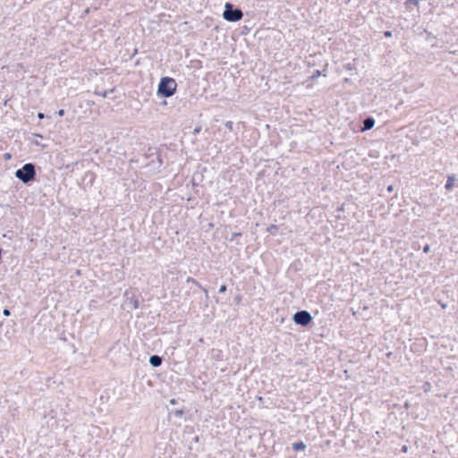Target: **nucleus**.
<instances>
[{"label": "nucleus", "mask_w": 458, "mask_h": 458, "mask_svg": "<svg viewBox=\"0 0 458 458\" xmlns=\"http://www.w3.org/2000/svg\"><path fill=\"white\" fill-rule=\"evenodd\" d=\"M139 295H140L139 290L131 287L124 291L123 297L125 299V302L131 305V309L137 310L140 308Z\"/></svg>", "instance_id": "nucleus-7"}, {"label": "nucleus", "mask_w": 458, "mask_h": 458, "mask_svg": "<svg viewBox=\"0 0 458 458\" xmlns=\"http://www.w3.org/2000/svg\"><path fill=\"white\" fill-rule=\"evenodd\" d=\"M37 164L26 163L14 172V176L23 184L30 186L37 181Z\"/></svg>", "instance_id": "nucleus-2"}, {"label": "nucleus", "mask_w": 458, "mask_h": 458, "mask_svg": "<svg viewBox=\"0 0 458 458\" xmlns=\"http://www.w3.org/2000/svg\"><path fill=\"white\" fill-rule=\"evenodd\" d=\"M199 289L204 292L206 299L208 300L209 296H208V289L206 287H204L203 285H202V288H199Z\"/></svg>", "instance_id": "nucleus-43"}, {"label": "nucleus", "mask_w": 458, "mask_h": 458, "mask_svg": "<svg viewBox=\"0 0 458 458\" xmlns=\"http://www.w3.org/2000/svg\"><path fill=\"white\" fill-rule=\"evenodd\" d=\"M345 84H348V85H351V86L354 85L353 81L352 80V78H344L343 85L344 86Z\"/></svg>", "instance_id": "nucleus-34"}, {"label": "nucleus", "mask_w": 458, "mask_h": 458, "mask_svg": "<svg viewBox=\"0 0 458 458\" xmlns=\"http://www.w3.org/2000/svg\"><path fill=\"white\" fill-rule=\"evenodd\" d=\"M386 191H387L388 193H392V192H394V185H393V184L388 185V186L386 187Z\"/></svg>", "instance_id": "nucleus-39"}, {"label": "nucleus", "mask_w": 458, "mask_h": 458, "mask_svg": "<svg viewBox=\"0 0 458 458\" xmlns=\"http://www.w3.org/2000/svg\"><path fill=\"white\" fill-rule=\"evenodd\" d=\"M114 90H115V88L114 87L111 89H109L108 91H109V93H113V92H114Z\"/></svg>", "instance_id": "nucleus-53"}, {"label": "nucleus", "mask_w": 458, "mask_h": 458, "mask_svg": "<svg viewBox=\"0 0 458 458\" xmlns=\"http://www.w3.org/2000/svg\"><path fill=\"white\" fill-rule=\"evenodd\" d=\"M96 174L92 171H88L85 173L84 176H83V182H86V183L89 186H92L95 180H96Z\"/></svg>", "instance_id": "nucleus-16"}, {"label": "nucleus", "mask_w": 458, "mask_h": 458, "mask_svg": "<svg viewBox=\"0 0 458 458\" xmlns=\"http://www.w3.org/2000/svg\"><path fill=\"white\" fill-rule=\"evenodd\" d=\"M203 177L202 174H194L191 179L193 187L199 186V182L203 181Z\"/></svg>", "instance_id": "nucleus-22"}, {"label": "nucleus", "mask_w": 458, "mask_h": 458, "mask_svg": "<svg viewBox=\"0 0 458 458\" xmlns=\"http://www.w3.org/2000/svg\"><path fill=\"white\" fill-rule=\"evenodd\" d=\"M94 94L98 95V96H101L102 98H107L108 97V94H109V91H106V90H98V89L95 90Z\"/></svg>", "instance_id": "nucleus-27"}, {"label": "nucleus", "mask_w": 458, "mask_h": 458, "mask_svg": "<svg viewBox=\"0 0 458 458\" xmlns=\"http://www.w3.org/2000/svg\"><path fill=\"white\" fill-rule=\"evenodd\" d=\"M430 245L428 243H426L423 248H422V251L426 254L429 253L430 252Z\"/></svg>", "instance_id": "nucleus-36"}, {"label": "nucleus", "mask_w": 458, "mask_h": 458, "mask_svg": "<svg viewBox=\"0 0 458 458\" xmlns=\"http://www.w3.org/2000/svg\"><path fill=\"white\" fill-rule=\"evenodd\" d=\"M436 301L443 310H445L447 308V306H448L447 301H445L441 298H436Z\"/></svg>", "instance_id": "nucleus-26"}, {"label": "nucleus", "mask_w": 458, "mask_h": 458, "mask_svg": "<svg viewBox=\"0 0 458 458\" xmlns=\"http://www.w3.org/2000/svg\"><path fill=\"white\" fill-rule=\"evenodd\" d=\"M283 458H305V455H298L295 453H292V450L285 447L284 449V457Z\"/></svg>", "instance_id": "nucleus-20"}, {"label": "nucleus", "mask_w": 458, "mask_h": 458, "mask_svg": "<svg viewBox=\"0 0 458 458\" xmlns=\"http://www.w3.org/2000/svg\"><path fill=\"white\" fill-rule=\"evenodd\" d=\"M383 34L385 38H391L393 36L392 30H385Z\"/></svg>", "instance_id": "nucleus-38"}, {"label": "nucleus", "mask_w": 458, "mask_h": 458, "mask_svg": "<svg viewBox=\"0 0 458 458\" xmlns=\"http://www.w3.org/2000/svg\"><path fill=\"white\" fill-rule=\"evenodd\" d=\"M34 144L39 146V143L38 141H35Z\"/></svg>", "instance_id": "nucleus-57"}, {"label": "nucleus", "mask_w": 458, "mask_h": 458, "mask_svg": "<svg viewBox=\"0 0 458 458\" xmlns=\"http://www.w3.org/2000/svg\"><path fill=\"white\" fill-rule=\"evenodd\" d=\"M202 130V126L200 124H196V126L192 130V134L197 135L199 134Z\"/></svg>", "instance_id": "nucleus-31"}, {"label": "nucleus", "mask_w": 458, "mask_h": 458, "mask_svg": "<svg viewBox=\"0 0 458 458\" xmlns=\"http://www.w3.org/2000/svg\"><path fill=\"white\" fill-rule=\"evenodd\" d=\"M3 314L5 317H9L11 315V310L7 307H5L3 310Z\"/></svg>", "instance_id": "nucleus-37"}, {"label": "nucleus", "mask_w": 458, "mask_h": 458, "mask_svg": "<svg viewBox=\"0 0 458 458\" xmlns=\"http://www.w3.org/2000/svg\"><path fill=\"white\" fill-rule=\"evenodd\" d=\"M259 31H260V30H258L255 32V35H254V36L256 37V36L259 33Z\"/></svg>", "instance_id": "nucleus-56"}, {"label": "nucleus", "mask_w": 458, "mask_h": 458, "mask_svg": "<svg viewBox=\"0 0 458 458\" xmlns=\"http://www.w3.org/2000/svg\"><path fill=\"white\" fill-rule=\"evenodd\" d=\"M321 58H322L321 54H318V55L316 54L314 55H310V59L307 60L308 66L309 67L316 66V65L322 66L323 64H321V62H322Z\"/></svg>", "instance_id": "nucleus-13"}, {"label": "nucleus", "mask_w": 458, "mask_h": 458, "mask_svg": "<svg viewBox=\"0 0 458 458\" xmlns=\"http://www.w3.org/2000/svg\"><path fill=\"white\" fill-rule=\"evenodd\" d=\"M254 133H255V134H259V131H253V134H254Z\"/></svg>", "instance_id": "nucleus-58"}, {"label": "nucleus", "mask_w": 458, "mask_h": 458, "mask_svg": "<svg viewBox=\"0 0 458 458\" xmlns=\"http://www.w3.org/2000/svg\"><path fill=\"white\" fill-rule=\"evenodd\" d=\"M149 151L150 153L147 155V158L150 159L148 165H152L155 168L159 169L164 165L162 149L154 148V151H151V148H149Z\"/></svg>", "instance_id": "nucleus-8"}, {"label": "nucleus", "mask_w": 458, "mask_h": 458, "mask_svg": "<svg viewBox=\"0 0 458 458\" xmlns=\"http://www.w3.org/2000/svg\"><path fill=\"white\" fill-rule=\"evenodd\" d=\"M178 89L176 80L170 76H162L157 83L156 96L158 98H169L175 95Z\"/></svg>", "instance_id": "nucleus-1"}, {"label": "nucleus", "mask_w": 458, "mask_h": 458, "mask_svg": "<svg viewBox=\"0 0 458 458\" xmlns=\"http://www.w3.org/2000/svg\"><path fill=\"white\" fill-rule=\"evenodd\" d=\"M225 128L229 131H233V126H234V123L233 121H226L225 123Z\"/></svg>", "instance_id": "nucleus-30"}, {"label": "nucleus", "mask_w": 458, "mask_h": 458, "mask_svg": "<svg viewBox=\"0 0 458 458\" xmlns=\"http://www.w3.org/2000/svg\"><path fill=\"white\" fill-rule=\"evenodd\" d=\"M327 67H328L327 61H324L322 69L321 70H318V69L314 70L312 72V74L307 78L306 82L312 83L316 79H318L320 76L327 77Z\"/></svg>", "instance_id": "nucleus-10"}, {"label": "nucleus", "mask_w": 458, "mask_h": 458, "mask_svg": "<svg viewBox=\"0 0 458 458\" xmlns=\"http://www.w3.org/2000/svg\"><path fill=\"white\" fill-rule=\"evenodd\" d=\"M137 52H138V49H137V48H135V49H134V51H133V54H132L131 57H132L134 55H136V54H137Z\"/></svg>", "instance_id": "nucleus-54"}, {"label": "nucleus", "mask_w": 458, "mask_h": 458, "mask_svg": "<svg viewBox=\"0 0 458 458\" xmlns=\"http://www.w3.org/2000/svg\"><path fill=\"white\" fill-rule=\"evenodd\" d=\"M426 346H427L426 338H421V339H419L416 342L412 343L410 345V351L412 352L413 353L420 355L426 350Z\"/></svg>", "instance_id": "nucleus-11"}, {"label": "nucleus", "mask_w": 458, "mask_h": 458, "mask_svg": "<svg viewBox=\"0 0 458 458\" xmlns=\"http://www.w3.org/2000/svg\"><path fill=\"white\" fill-rule=\"evenodd\" d=\"M221 352H222L221 351H218V353H217V355H216V359H217V360H220V359H221V358H220V354H221Z\"/></svg>", "instance_id": "nucleus-52"}, {"label": "nucleus", "mask_w": 458, "mask_h": 458, "mask_svg": "<svg viewBox=\"0 0 458 458\" xmlns=\"http://www.w3.org/2000/svg\"><path fill=\"white\" fill-rule=\"evenodd\" d=\"M408 450H409V446L406 445H402V447L400 449V452L403 453V454H406L408 452Z\"/></svg>", "instance_id": "nucleus-40"}, {"label": "nucleus", "mask_w": 458, "mask_h": 458, "mask_svg": "<svg viewBox=\"0 0 458 458\" xmlns=\"http://www.w3.org/2000/svg\"><path fill=\"white\" fill-rule=\"evenodd\" d=\"M337 212H344V204H342L336 208Z\"/></svg>", "instance_id": "nucleus-47"}, {"label": "nucleus", "mask_w": 458, "mask_h": 458, "mask_svg": "<svg viewBox=\"0 0 458 458\" xmlns=\"http://www.w3.org/2000/svg\"><path fill=\"white\" fill-rule=\"evenodd\" d=\"M278 230V225L275 224H271L266 228V232L269 233L272 235H275Z\"/></svg>", "instance_id": "nucleus-23"}, {"label": "nucleus", "mask_w": 458, "mask_h": 458, "mask_svg": "<svg viewBox=\"0 0 458 458\" xmlns=\"http://www.w3.org/2000/svg\"><path fill=\"white\" fill-rule=\"evenodd\" d=\"M411 404L410 403L409 401H406L403 404V407L406 409V410H409L411 408Z\"/></svg>", "instance_id": "nucleus-48"}, {"label": "nucleus", "mask_w": 458, "mask_h": 458, "mask_svg": "<svg viewBox=\"0 0 458 458\" xmlns=\"http://www.w3.org/2000/svg\"><path fill=\"white\" fill-rule=\"evenodd\" d=\"M233 301H234V303L237 305V306H240L242 304V295L238 293L236 294L234 297H233Z\"/></svg>", "instance_id": "nucleus-29"}, {"label": "nucleus", "mask_w": 458, "mask_h": 458, "mask_svg": "<svg viewBox=\"0 0 458 458\" xmlns=\"http://www.w3.org/2000/svg\"><path fill=\"white\" fill-rule=\"evenodd\" d=\"M289 269L290 270H293L294 272H298V271H301L302 269V262L300 259H294L290 267H289Z\"/></svg>", "instance_id": "nucleus-18"}, {"label": "nucleus", "mask_w": 458, "mask_h": 458, "mask_svg": "<svg viewBox=\"0 0 458 458\" xmlns=\"http://www.w3.org/2000/svg\"><path fill=\"white\" fill-rule=\"evenodd\" d=\"M250 28L245 25V26L242 27L241 34L247 35L250 32Z\"/></svg>", "instance_id": "nucleus-33"}, {"label": "nucleus", "mask_w": 458, "mask_h": 458, "mask_svg": "<svg viewBox=\"0 0 458 458\" xmlns=\"http://www.w3.org/2000/svg\"><path fill=\"white\" fill-rule=\"evenodd\" d=\"M4 157L5 160H9L12 157V155L10 153H4Z\"/></svg>", "instance_id": "nucleus-49"}, {"label": "nucleus", "mask_w": 458, "mask_h": 458, "mask_svg": "<svg viewBox=\"0 0 458 458\" xmlns=\"http://www.w3.org/2000/svg\"><path fill=\"white\" fill-rule=\"evenodd\" d=\"M199 436H197V435L193 436V437H191V445L189 446V449H190V450H192V449H193L192 445H193L194 443H195V444H197V443H199Z\"/></svg>", "instance_id": "nucleus-28"}, {"label": "nucleus", "mask_w": 458, "mask_h": 458, "mask_svg": "<svg viewBox=\"0 0 458 458\" xmlns=\"http://www.w3.org/2000/svg\"><path fill=\"white\" fill-rule=\"evenodd\" d=\"M431 388V385L429 382H425L422 386V389L424 392H428Z\"/></svg>", "instance_id": "nucleus-32"}, {"label": "nucleus", "mask_w": 458, "mask_h": 458, "mask_svg": "<svg viewBox=\"0 0 458 458\" xmlns=\"http://www.w3.org/2000/svg\"><path fill=\"white\" fill-rule=\"evenodd\" d=\"M36 136H37L38 138H43V136H42L41 134H39V133H38V134H36Z\"/></svg>", "instance_id": "nucleus-55"}, {"label": "nucleus", "mask_w": 458, "mask_h": 458, "mask_svg": "<svg viewBox=\"0 0 458 458\" xmlns=\"http://www.w3.org/2000/svg\"><path fill=\"white\" fill-rule=\"evenodd\" d=\"M186 283L187 284H192L196 285L198 288H202V284L198 280H196L193 277L189 276L186 279Z\"/></svg>", "instance_id": "nucleus-25"}, {"label": "nucleus", "mask_w": 458, "mask_h": 458, "mask_svg": "<svg viewBox=\"0 0 458 458\" xmlns=\"http://www.w3.org/2000/svg\"><path fill=\"white\" fill-rule=\"evenodd\" d=\"M420 0H406L404 3L407 11H411L413 7H419Z\"/></svg>", "instance_id": "nucleus-21"}, {"label": "nucleus", "mask_w": 458, "mask_h": 458, "mask_svg": "<svg viewBox=\"0 0 458 458\" xmlns=\"http://www.w3.org/2000/svg\"><path fill=\"white\" fill-rule=\"evenodd\" d=\"M286 447L292 450V453H295L298 455H305V457L307 456L305 451L308 446L305 442L301 439L293 441L290 445H287Z\"/></svg>", "instance_id": "nucleus-9"}, {"label": "nucleus", "mask_w": 458, "mask_h": 458, "mask_svg": "<svg viewBox=\"0 0 458 458\" xmlns=\"http://www.w3.org/2000/svg\"><path fill=\"white\" fill-rule=\"evenodd\" d=\"M163 101L160 103V106H165L167 105V101H166V98H162Z\"/></svg>", "instance_id": "nucleus-50"}, {"label": "nucleus", "mask_w": 458, "mask_h": 458, "mask_svg": "<svg viewBox=\"0 0 458 458\" xmlns=\"http://www.w3.org/2000/svg\"><path fill=\"white\" fill-rule=\"evenodd\" d=\"M222 17L228 22H237L242 19L243 12L239 6L228 1L225 4Z\"/></svg>", "instance_id": "nucleus-4"}, {"label": "nucleus", "mask_w": 458, "mask_h": 458, "mask_svg": "<svg viewBox=\"0 0 458 458\" xmlns=\"http://www.w3.org/2000/svg\"><path fill=\"white\" fill-rule=\"evenodd\" d=\"M376 124V120L372 115L364 114L360 116V119L356 123H352L351 129L353 132H365L371 130Z\"/></svg>", "instance_id": "nucleus-6"}, {"label": "nucleus", "mask_w": 458, "mask_h": 458, "mask_svg": "<svg viewBox=\"0 0 458 458\" xmlns=\"http://www.w3.org/2000/svg\"><path fill=\"white\" fill-rule=\"evenodd\" d=\"M454 187H458V179L454 174H448L444 188L446 191L450 192Z\"/></svg>", "instance_id": "nucleus-12"}, {"label": "nucleus", "mask_w": 458, "mask_h": 458, "mask_svg": "<svg viewBox=\"0 0 458 458\" xmlns=\"http://www.w3.org/2000/svg\"><path fill=\"white\" fill-rule=\"evenodd\" d=\"M38 118L39 120H42L44 119L45 117H47V115L44 114V113H41V112H38V114H37Z\"/></svg>", "instance_id": "nucleus-46"}, {"label": "nucleus", "mask_w": 458, "mask_h": 458, "mask_svg": "<svg viewBox=\"0 0 458 458\" xmlns=\"http://www.w3.org/2000/svg\"><path fill=\"white\" fill-rule=\"evenodd\" d=\"M242 233L241 232H233L230 237L227 236V234L225 235V239L228 240L230 242L235 241L238 237H241Z\"/></svg>", "instance_id": "nucleus-24"}, {"label": "nucleus", "mask_w": 458, "mask_h": 458, "mask_svg": "<svg viewBox=\"0 0 458 458\" xmlns=\"http://www.w3.org/2000/svg\"><path fill=\"white\" fill-rule=\"evenodd\" d=\"M199 289L204 292L206 299L208 300L209 296H208V289L206 287H204L203 285H202V288H199Z\"/></svg>", "instance_id": "nucleus-42"}, {"label": "nucleus", "mask_w": 458, "mask_h": 458, "mask_svg": "<svg viewBox=\"0 0 458 458\" xmlns=\"http://www.w3.org/2000/svg\"><path fill=\"white\" fill-rule=\"evenodd\" d=\"M195 433V430H194V428L191 427V426H186L184 430H183V437L186 439V440H190L191 439L192 437V435Z\"/></svg>", "instance_id": "nucleus-19"}, {"label": "nucleus", "mask_w": 458, "mask_h": 458, "mask_svg": "<svg viewBox=\"0 0 458 458\" xmlns=\"http://www.w3.org/2000/svg\"><path fill=\"white\" fill-rule=\"evenodd\" d=\"M292 321L295 326L301 327L303 330H310L315 326L313 316L306 310H298L293 313Z\"/></svg>", "instance_id": "nucleus-3"}, {"label": "nucleus", "mask_w": 458, "mask_h": 458, "mask_svg": "<svg viewBox=\"0 0 458 458\" xmlns=\"http://www.w3.org/2000/svg\"><path fill=\"white\" fill-rule=\"evenodd\" d=\"M89 13H90V8H89V7H87V8L83 11L81 17H85L86 15H89Z\"/></svg>", "instance_id": "nucleus-44"}, {"label": "nucleus", "mask_w": 458, "mask_h": 458, "mask_svg": "<svg viewBox=\"0 0 458 458\" xmlns=\"http://www.w3.org/2000/svg\"><path fill=\"white\" fill-rule=\"evenodd\" d=\"M357 63H358V59L353 58L352 62L343 64V69H344L345 71H351V72L354 71L355 73H357Z\"/></svg>", "instance_id": "nucleus-17"}, {"label": "nucleus", "mask_w": 458, "mask_h": 458, "mask_svg": "<svg viewBox=\"0 0 458 458\" xmlns=\"http://www.w3.org/2000/svg\"><path fill=\"white\" fill-rule=\"evenodd\" d=\"M163 360H164V357L159 356L157 354L150 355V357L148 359V362H149L150 366L153 368L160 367L163 363Z\"/></svg>", "instance_id": "nucleus-14"}, {"label": "nucleus", "mask_w": 458, "mask_h": 458, "mask_svg": "<svg viewBox=\"0 0 458 458\" xmlns=\"http://www.w3.org/2000/svg\"><path fill=\"white\" fill-rule=\"evenodd\" d=\"M227 290V285L225 284H223L222 285H220L219 289H218V293H225Z\"/></svg>", "instance_id": "nucleus-35"}, {"label": "nucleus", "mask_w": 458, "mask_h": 458, "mask_svg": "<svg viewBox=\"0 0 458 458\" xmlns=\"http://www.w3.org/2000/svg\"><path fill=\"white\" fill-rule=\"evenodd\" d=\"M425 33L427 34V38H435L436 37L433 35L432 32L428 31L427 30H424Z\"/></svg>", "instance_id": "nucleus-41"}, {"label": "nucleus", "mask_w": 458, "mask_h": 458, "mask_svg": "<svg viewBox=\"0 0 458 458\" xmlns=\"http://www.w3.org/2000/svg\"><path fill=\"white\" fill-rule=\"evenodd\" d=\"M283 457H284V453H281V454H279V455L275 456L273 458H283Z\"/></svg>", "instance_id": "nucleus-51"}, {"label": "nucleus", "mask_w": 458, "mask_h": 458, "mask_svg": "<svg viewBox=\"0 0 458 458\" xmlns=\"http://www.w3.org/2000/svg\"><path fill=\"white\" fill-rule=\"evenodd\" d=\"M64 114H65V110L64 109H60L57 112H55V114H57L60 117L64 116Z\"/></svg>", "instance_id": "nucleus-45"}, {"label": "nucleus", "mask_w": 458, "mask_h": 458, "mask_svg": "<svg viewBox=\"0 0 458 458\" xmlns=\"http://www.w3.org/2000/svg\"><path fill=\"white\" fill-rule=\"evenodd\" d=\"M184 400L180 398H172L169 400V404L172 408H167L168 416H174L177 419H185V415L190 411V409L184 405Z\"/></svg>", "instance_id": "nucleus-5"}, {"label": "nucleus", "mask_w": 458, "mask_h": 458, "mask_svg": "<svg viewBox=\"0 0 458 458\" xmlns=\"http://www.w3.org/2000/svg\"><path fill=\"white\" fill-rule=\"evenodd\" d=\"M284 448L285 446H284L283 443H275L270 453L271 458L279 455L281 453H284Z\"/></svg>", "instance_id": "nucleus-15"}]
</instances>
